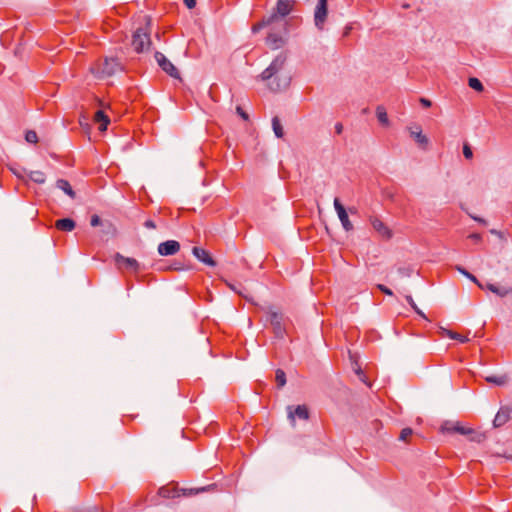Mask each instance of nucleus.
<instances>
[{"instance_id": "36", "label": "nucleus", "mask_w": 512, "mask_h": 512, "mask_svg": "<svg viewBox=\"0 0 512 512\" xmlns=\"http://www.w3.org/2000/svg\"><path fill=\"white\" fill-rule=\"evenodd\" d=\"M463 155L466 159H472L473 152L469 144L465 143L463 145Z\"/></svg>"}, {"instance_id": "34", "label": "nucleus", "mask_w": 512, "mask_h": 512, "mask_svg": "<svg viewBox=\"0 0 512 512\" xmlns=\"http://www.w3.org/2000/svg\"><path fill=\"white\" fill-rule=\"evenodd\" d=\"M413 434V430L409 427H406L401 430L399 435V440L406 441L408 437H410Z\"/></svg>"}, {"instance_id": "4", "label": "nucleus", "mask_w": 512, "mask_h": 512, "mask_svg": "<svg viewBox=\"0 0 512 512\" xmlns=\"http://www.w3.org/2000/svg\"><path fill=\"white\" fill-rule=\"evenodd\" d=\"M150 33L140 27L132 35V46L137 53L148 51L151 46Z\"/></svg>"}, {"instance_id": "30", "label": "nucleus", "mask_w": 512, "mask_h": 512, "mask_svg": "<svg viewBox=\"0 0 512 512\" xmlns=\"http://www.w3.org/2000/svg\"><path fill=\"white\" fill-rule=\"evenodd\" d=\"M275 380L277 382V388L281 389L286 384V373L282 369H277L275 372Z\"/></svg>"}, {"instance_id": "49", "label": "nucleus", "mask_w": 512, "mask_h": 512, "mask_svg": "<svg viewBox=\"0 0 512 512\" xmlns=\"http://www.w3.org/2000/svg\"><path fill=\"white\" fill-rule=\"evenodd\" d=\"M356 373L360 376V379L364 381V379L362 377H364V373L363 371L361 370V368H358L356 370Z\"/></svg>"}, {"instance_id": "53", "label": "nucleus", "mask_w": 512, "mask_h": 512, "mask_svg": "<svg viewBox=\"0 0 512 512\" xmlns=\"http://www.w3.org/2000/svg\"><path fill=\"white\" fill-rule=\"evenodd\" d=\"M349 212L353 214L356 212V210H355V208H349Z\"/></svg>"}, {"instance_id": "8", "label": "nucleus", "mask_w": 512, "mask_h": 512, "mask_svg": "<svg viewBox=\"0 0 512 512\" xmlns=\"http://www.w3.org/2000/svg\"><path fill=\"white\" fill-rule=\"evenodd\" d=\"M114 261L118 269H128L134 273H138L140 270V264L135 258L125 257L119 252L114 255Z\"/></svg>"}, {"instance_id": "24", "label": "nucleus", "mask_w": 512, "mask_h": 512, "mask_svg": "<svg viewBox=\"0 0 512 512\" xmlns=\"http://www.w3.org/2000/svg\"><path fill=\"white\" fill-rule=\"evenodd\" d=\"M441 335L447 336L450 339L458 340L461 343H466L469 341V339L467 337L462 336L461 334H459L457 332H454V331H451V330H448L445 328H441Z\"/></svg>"}, {"instance_id": "50", "label": "nucleus", "mask_w": 512, "mask_h": 512, "mask_svg": "<svg viewBox=\"0 0 512 512\" xmlns=\"http://www.w3.org/2000/svg\"><path fill=\"white\" fill-rule=\"evenodd\" d=\"M350 31H351V27L350 26L345 27L344 36L349 35Z\"/></svg>"}, {"instance_id": "35", "label": "nucleus", "mask_w": 512, "mask_h": 512, "mask_svg": "<svg viewBox=\"0 0 512 512\" xmlns=\"http://www.w3.org/2000/svg\"><path fill=\"white\" fill-rule=\"evenodd\" d=\"M397 271L403 277H410L413 273V268L409 267V266L408 267H399Z\"/></svg>"}, {"instance_id": "42", "label": "nucleus", "mask_w": 512, "mask_h": 512, "mask_svg": "<svg viewBox=\"0 0 512 512\" xmlns=\"http://www.w3.org/2000/svg\"><path fill=\"white\" fill-rule=\"evenodd\" d=\"M419 101H420L421 105L425 108H429L432 106V102L427 98L422 97V98H420Z\"/></svg>"}, {"instance_id": "38", "label": "nucleus", "mask_w": 512, "mask_h": 512, "mask_svg": "<svg viewBox=\"0 0 512 512\" xmlns=\"http://www.w3.org/2000/svg\"><path fill=\"white\" fill-rule=\"evenodd\" d=\"M168 269L174 270V271H181V270H184L185 267L182 262L174 261V263L172 265H170Z\"/></svg>"}, {"instance_id": "9", "label": "nucleus", "mask_w": 512, "mask_h": 512, "mask_svg": "<svg viewBox=\"0 0 512 512\" xmlns=\"http://www.w3.org/2000/svg\"><path fill=\"white\" fill-rule=\"evenodd\" d=\"M442 433H459L461 435L472 433V428H466L460 422L444 421L440 427Z\"/></svg>"}, {"instance_id": "41", "label": "nucleus", "mask_w": 512, "mask_h": 512, "mask_svg": "<svg viewBox=\"0 0 512 512\" xmlns=\"http://www.w3.org/2000/svg\"><path fill=\"white\" fill-rule=\"evenodd\" d=\"M11 171L13 172L14 175H16V177L20 178V179H23L24 176H23V173L26 172L25 169H21V170H17L15 168H11Z\"/></svg>"}, {"instance_id": "15", "label": "nucleus", "mask_w": 512, "mask_h": 512, "mask_svg": "<svg viewBox=\"0 0 512 512\" xmlns=\"http://www.w3.org/2000/svg\"><path fill=\"white\" fill-rule=\"evenodd\" d=\"M410 136L414 139V141L418 144V146L422 150H427L429 145V139L426 135L422 133V129L419 125H416L415 127H410Z\"/></svg>"}, {"instance_id": "28", "label": "nucleus", "mask_w": 512, "mask_h": 512, "mask_svg": "<svg viewBox=\"0 0 512 512\" xmlns=\"http://www.w3.org/2000/svg\"><path fill=\"white\" fill-rule=\"evenodd\" d=\"M29 179L37 184H44L45 181H46V176L45 174L42 172V171H30L29 174Z\"/></svg>"}, {"instance_id": "26", "label": "nucleus", "mask_w": 512, "mask_h": 512, "mask_svg": "<svg viewBox=\"0 0 512 512\" xmlns=\"http://www.w3.org/2000/svg\"><path fill=\"white\" fill-rule=\"evenodd\" d=\"M455 269L460 272L462 275H464L466 278L471 280L473 283H475L480 289H484V286L482 283L469 271H467L464 267L457 265Z\"/></svg>"}, {"instance_id": "31", "label": "nucleus", "mask_w": 512, "mask_h": 512, "mask_svg": "<svg viewBox=\"0 0 512 512\" xmlns=\"http://www.w3.org/2000/svg\"><path fill=\"white\" fill-rule=\"evenodd\" d=\"M468 85L477 92H482L484 90L482 82L476 77H470L468 79Z\"/></svg>"}, {"instance_id": "25", "label": "nucleus", "mask_w": 512, "mask_h": 512, "mask_svg": "<svg viewBox=\"0 0 512 512\" xmlns=\"http://www.w3.org/2000/svg\"><path fill=\"white\" fill-rule=\"evenodd\" d=\"M272 129L277 138H283L284 129L278 116L272 118Z\"/></svg>"}, {"instance_id": "48", "label": "nucleus", "mask_w": 512, "mask_h": 512, "mask_svg": "<svg viewBox=\"0 0 512 512\" xmlns=\"http://www.w3.org/2000/svg\"><path fill=\"white\" fill-rule=\"evenodd\" d=\"M473 219H474V220H476V221H478V222H479V223H481V224H484V225L486 224V220H485V219H483V218L473 217Z\"/></svg>"}, {"instance_id": "37", "label": "nucleus", "mask_w": 512, "mask_h": 512, "mask_svg": "<svg viewBox=\"0 0 512 512\" xmlns=\"http://www.w3.org/2000/svg\"><path fill=\"white\" fill-rule=\"evenodd\" d=\"M90 224H91V226L96 227L99 225H103L104 223L102 222V219L97 214H94L91 216Z\"/></svg>"}, {"instance_id": "32", "label": "nucleus", "mask_w": 512, "mask_h": 512, "mask_svg": "<svg viewBox=\"0 0 512 512\" xmlns=\"http://www.w3.org/2000/svg\"><path fill=\"white\" fill-rule=\"evenodd\" d=\"M405 299L407 301V303L411 306V308L420 316L422 317L423 319L425 320H428L426 315L424 314V312L422 310H420L418 308V306L416 305L415 301L413 300L412 296L411 295H406L405 296Z\"/></svg>"}, {"instance_id": "11", "label": "nucleus", "mask_w": 512, "mask_h": 512, "mask_svg": "<svg viewBox=\"0 0 512 512\" xmlns=\"http://www.w3.org/2000/svg\"><path fill=\"white\" fill-rule=\"evenodd\" d=\"M334 208L345 231L353 230V224L349 220L348 213L339 198L334 199Z\"/></svg>"}, {"instance_id": "45", "label": "nucleus", "mask_w": 512, "mask_h": 512, "mask_svg": "<svg viewBox=\"0 0 512 512\" xmlns=\"http://www.w3.org/2000/svg\"><path fill=\"white\" fill-rule=\"evenodd\" d=\"M469 238L472 239L474 242L478 243L481 241L482 237L478 233H472L469 235Z\"/></svg>"}, {"instance_id": "44", "label": "nucleus", "mask_w": 512, "mask_h": 512, "mask_svg": "<svg viewBox=\"0 0 512 512\" xmlns=\"http://www.w3.org/2000/svg\"><path fill=\"white\" fill-rule=\"evenodd\" d=\"M103 225L106 227L105 229H103V233H109L110 231H115V228L113 227V225L110 222H106Z\"/></svg>"}, {"instance_id": "13", "label": "nucleus", "mask_w": 512, "mask_h": 512, "mask_svg": "<svg viewBox=\"0 0 512 512\" xmlns=\"http://www.w3.org/2000/svg\"><path fill=\"white\" fill-rule=\"evenodd\" d=\"M370 224L372 225V227L374 228V230L385 240H389L392 238L393 236V233H392V230L386 226V224L384 222H382L379 218L375 217V216H371L370 219Z\"/></svg>"}, {"instance_id": "55", "label": "nucleus", "mask_w": 512, "mask_h": 512, "mask_svg": "<svg viewBox=\"0 0 512 512\" xmlns=\"http://www.w3.org/2000/svg\"><path fill=\"white\" fill-rule=\"evenodd\" d=\"M84 120H86V117H83V120H80V124H83Z\"/></svg>"}, {"instance_id": "17", "label": "nucleus", "mask_w": 512, "mask_h": 512, "mask_svg": "<svg viewBox=\"0 0 512 512\" xmlns=\"http://www.w3.org/2000/svg\"><path fill=\"white\" fill-rule=\"evenodd\" d=\"M216 487H217L216 484H209L207 486H203V487H199V488H182V489H180V496H185V497L195 496L202 492L214 491L216 489Z\"/></svg>"}, {"instance_id": "7", "label": "nucleus", "mask_w": 512, "mask_h": 512, "mask_svg": "<svg viewBox=\"0 0 512 512\" xmlns=\"http://www.w3.org/2000/svg\"><path fill=\"white\" fill-rule=\"evenodd\" d=\"M328 16V0H318L314 10L315 26L322 30Z\"/></svg>"}, {"instance_id": "33", "label": "nucleus", "mask_w": 512, "mask_h": 512, "mask_svg": "<svg viewBox=\"0 0 512 512\" xmlns=\"http://www.w3.org/2000/svg\"><path fill=\"white\" fill-rule=\"evenodd\" d=\"M25 140L28 143L36 144L38 142L37 133L34 130H28L25 134Z\"/></svg>"}, {"instance_id": "1", "label": "nucleus", "mask_w": 512, "mask_h": 512, "mask_svg": "<svg viewBox=\"0 0 512 512\" xmlns=\"http://www.w3.org/2000/svg\"><path fill=\"white\" fill-rule=\"evenodd\" d=\"M296 0H278L272 12L252 26V32L258 33L269 28L266 44L273 50L284 47L289 37V20L286 17L292 11Z\"/></svg>"}, {"instance_id": "16", "label": "nucleus", "mask_w": 512, "mask_h": 512, "mask_svg": "<svg viewBox=\"0 0 512 512\" xmlns=\"http://www.w3.org/2000/svg\"><path fill=\"white\" fill-rule=\"evenodd\" d=\"M192 254L205 265L210 267L216 266V261L213 259L210 253L204 248L195 246L192 248Z\"/></svg>"}, {"instance_id": "19", "label": "nucleus", "mask_w": 512, "mask_h": 512, "mask_svg": "<svg viewBox=\"0 0 512 512\" xmlns=\"http://www.w3.org/2000/svg\"><path fill=\"white\" fill-rule=\"evenodd\" d=\"M94 121L100 124L99 130L104 132L107 130V127L110 123V118L103 110H98L94 115Z\"/></svg>"}, {"instance_id": "2", "label": "nucleus", "mask_w": 512, "mask_h": 512, "mask_svg": "<svg viewBox=\"0 0 512 512\" xmlns=\"http://www.w3.org/2000/svg\"><path fill=\"white\" fill-rule=\"evenodd\" d=\"M287 53L280 52L270 65L259 75L272 92H279L289 87L291 73L287 70Z\"/></svg>"}, {"instance_id": "51", "label": "nucleus", "mask_w": 512, "mask_h": 512, "mask_svg": "<svg viewBox=\"0 0 512 512\" xmlns=\"http://www.w3.org/2000/svg\"><path fill=\"white\" fill-rule=\"evenodd\" d=\"M490 232H491L492 234L499 235V232H498L497 230H495V229H492Z\"/></svg>"}, {"instance_id": "12", "label": "nucleus", "mask_w": 512, "mask_h": 512, "mask_svg": "<svg viewBox=\"0 0 512 512\" xmlns=\"http://www.w3.org/2000/svg\"><path fill=\"white\" fill-rule=\"evenodd\" d=\"M180 243L176 240H167L158 245L157 251L161 256H172L180 251Z\"/></svg>"}, {"instance_id": "39", "label": "nucleus", "mask_w": 512, "mask_h": 512, "mask_svg": "<svg viewBox=\"0 0 512 512\" xmlns=\"http://www.w3.org/2000/svg\"><path fill=\"white\" fill-rule=\"evenodd\" d=\"M236 112H237V114H238V115H239L243 120H245V121L249 120V115H248V113H247V112H245L241 106H237V107H236Z\"/></svg>"}, {"instance_id": "22", "label": "nucleus", "mask_w": 512, "mask_h": 512, "mask_svg": "<svg viewBox=\"0 0 512 512\" xmlns=\"http://www.w3.org/2000/svg\"><path fill=\"white\" fill-rule=\"evenodd\" d=\"M485 381L496 386H504L508 383L509 377L507 374L489 375L485 377Z\"/></svg>"}, {"instance_id": "52", "label": "nucleus", "mask_w": 512, "mask_h": 512, "mask_svg": "<svg viewBox=\"0 0 512 512\" xmlns=\"http://www.w3.org/2000/svg\"><path fill=\"white\" fill-rule=\"evenodd\" d=\"M230 288H231L232 290L236 291L237 293L241 294V292H239V291H237V290H236V286H232V285H230Z\"/></svg>"}, {"instance_id": "40", "label": "nucleus", "mask_w": 512, "mask_h": 512, "mask_svg": "<svg viewBox=\"0 0 512 512\" xmlns=\"http://www.w3.org/2000/svg\"><path fill=\"white\" fill-rule=\"evenodd\" d=\"M377 288L383 292L385 295H388V296H392L393 295V291L388 288L387 286L383 285V284H377Z\"/></svg>"}, {"instance_id": "21", "label": "nucleus", "mask_w": 512, "mask_h": 512, "mask_svg": "<svg viewBox=\"0 0 512 512\" xmlns=\"http://www.w3.org/2000/svg\"><path fill=\"white\" fill-rule=\"evenodd\" d=\"M159 496L163 498H176L180 497V489L176 487L163 486L158 490Z\"/></svg>"}, {"instance_id": "46", "label": "nucleus", "mask_w": 512, "mask_h": 512, "mask_svg": "<svg viewBox=\"0 0 512 512\" xmlns=\"http://www.w3.org/2000/svg\"><path fill=\"white\" fill-rule=\"evenodd\" d=\"M184 3L189 9H193L196 6V0H184Z\"/></svg>"}, {"instance_id": "10", "label": "nucleus", "mask_w": 512, "mask_h": 512, "mask_svg": "<svg viewBox=\"0 0 512 512\" xmlns=\"http://www.w3.org/2000/svg\"><path fill=\"white\" fill-rule=\"evenodd\" d=\"M512 417V407L509 405L501 406L493 419V427L500 428L505 425Z\"/></svg>"}, {"instance_id": "3", "label": "nucleus", "mask_w": 512, "mask_h": 512, "mask_svg": "<svg viewBox=\"0 0 512 512\" xmlns=\"http://www.w3.org/2000/svg\"><path fill=\"white\" fill-rule=\"evenodd\" d=\"M122 70V64L114 57H106L102 62H99L96 67L91 68V72L98 78L111 77Z\"/></svg>"}, {"instance_id": "43", "label": "nucleus", "mask_w": 512, "mask_h": 512, "mask_svg": "<svg viewBox=\"0 0 512 512\" xmlns=\"http://www.w3.org/2000/svg\"><path fill=\"white\" fill-rule=\"evenodd\" d=\"M144 226L148 229H155L156 228V224L153 220L151 219H148L144 222Z\"/></svg>"}, {"instance_id": "47", "label": "nucleus", "mask_w": 512, "mask_h": 512, "mask_svg": "<svg viewBox=\"0 0 512 512\" xmlns=\"http://www.w3.org/2000/svg\"><path fill=\"white\" fill-rule=\"evenodd\" d=\"M342 131H343V125L340 122L336 123L335 124V132L337 134H341Z\"/></svg>"}, {"instance_id": "14", "label": "nucleus", "mask_w": 512, "mask_h": 512, "mask_svg": "<svg viewBox=\"0 0 512 512\" xmlns=\"http://www.w3.org/2000/svg\"><path fill=\"white\" fill-rule=\"evenodd\" d=\"M288 418L291 421L292 425L295 424V417H298L302 420H308L309 419V410L307 406L305 405H297L294 406H288Z\"/></svg>"}, {"instance_id": "27", "label": "nucleus", "mask_w": 512, "mask_h": 512, "mask_svg": "<svg viewBox=\"0 0 512 512\" xmlns=\"http://www.w3.org/2000/svg\"><path fill=\"white\" fill-rule=\"evenodd\" d=\"M376 116L380 124H382L383 126L389 125L388 115L386 109L383 106H378L376 108Z\"/></svg>"}, {"instance_id": "6", "label": "nucleus", "mask_w": 512, "mask_h": 512, "mask_svg": "<svg viewBox=\"0 0 512 512\" xmlns=\"http://www.w3.org/2000/svg\"><path fill=\"white\" fill-rule=\"evenodd\" d=\"M154 57L160 68L165 73H167L172 78L180 79V73L178 69L169 59L166 58V56L163 53L156 51Z\"/></svg>"}, {"instance_id": "54", "label": "nucleus", "mask_w": 512, "mask_h": 512, "mask_svg": "<svg viewBox=\"0 0 512 512\" xmlns=\"http://www.w3.org/2000/svg\"><path fill=\"white\" fill-rule=\"evenodd\" d=\"M84 120H86V117H83V120H80V124H83Z\"/></svg>"}, {"instance_id": "23", "label": "nucleus", "mask_w": 512, "mask_h": 512, "mask_svg": "<svg viewBox=\"0 0 512 512\" xmlns=\"http://www.w3.org/2000/svg\"><path fill=\"white\" fill-rule=\"evenodd\" d=\"M56 187L61 189L65 194H67L71 199H75L76 193L72 189L70 183L65 179H58L56 181Z\"/></svg>"}, {"instance_id": "5", "label": "nucleus", "mask_w": 512, "mask_h": 512, "mask_svg": "<svg viewBox=\"0 0 512 512\" xmlns=\"http://www.w3.org/2000/svg\"><path fill=\"white\" fill-rule=\"evenodd\" d=\"M268 320L273 328V333L276 338L283 339L286 334V329L283 325V315L276 311H268Z\"/></svg>"}, {"instance_id": "20", "label": "nucleus", "mask_w": 512, "mask_h": 512, "mask_svg": "<svg viewBox=\"0 0 512 512\" xmlns=\"http://www.w3.org/2000/svg\"><path fill=\"white\" fill-rule=\"evenodd\" d=\"M486 288L496 294L497 296L501 297V298H504L508 295H512V287H499L495 284H492V283H488L486 285Z\"/></svg>"}, {"instance_id": "18", "label": "nucleus", "mask_w": 512, "mask_h": 512, "mask_svg": "<svg viewBox=\"0 0 512 512\" xmlns=\"http://www.w3.org/2000/svg\"><path fill=\"white\" fill-rule=\"evenodd\" d=\"M56 229L64 232H71L76 227V222L72 218H61L55 222Z\"/></svg>"}, {"instance_id": "56", "label": "nucleus", "mask_w": 512, "mask_h": 512, "mask_svg": "<svg viewBox=\"0 0 512 512\" xmlns=\"http://www.w3.org/2000/svg\"><path fill=\"white\" fill-rule=\"evenodd\" d=\"M84 120H86V117H83V120H80V124H83Z\"/></svg>"}, {"instance_id": "29", "label": "nucleus", "mask_w": 512, "mask_h": 512, "mask_svg": "<svg viewBox=\"0 0 512 512\" xmlns=\"http://www.w3.org/2000/svg\"><path fill=\"white\" fill-rule=\"evenodd\" d=\"M469 436V440L476 443H482L486 440L487 435L485 432H477L474 429H472V433L466 434Z\"/></svg>"}]
</instances>
